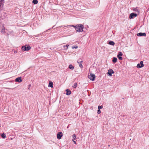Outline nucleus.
Listing matches in <instances>:
<instances>
[{
    "mask_svg": "<svg viewBox=\"0 0 149 149\" xmlns=\"http://www.w3.org/2000/svg\"><path fill=\"white\" fill-rule=\"evenodd\" d=\"M75 27V29L76 31L79 32H82L83 31V29L84 28V26L83 25L81 24H79L75 26H72Z\"/></svg>",
    "mask_w": 149,
    "mask_h": 149,
    "instance_id": "obj_1",
    "label": "nucleus"
},
{
    "mask_svg": "<svg viewBox=\"0 0 149 149\" xmlns=\"http://www.w3.org/2000/svg\"><path fill=\"white\" fill-rule=\"evenodd\" d=\"M31 47L29 45H25L23 46L21 49L24 51H28L31 49Z\"/></svg>",
    "mask_w": 149,
    "mask_h": 149,
    "instance_id": "obj_2",
    "label": "nucleus"
},
{
    "mask_svg": "<svg viewBox=\"0 0 149 149\" xmlns=\"http://www.w3.org/2000/svg\"><path fill=\"white\" fill-rule=\"evenodd\" d=\"M90 74H88V78L90 80L94 81L95 78V75L91 73H90Z\"/></svg>",
    "mask_w": 149,
    "mask_h": 149,
    "instance_id": "obj_3",
    "label": "nucleus"
},
{
    "mask_svg": "<svg viewBox=\"0 0 149 149\" xmlns=\"http://www.w3.org/2000/svg\"><path fill=\"white\" fill-rule=\"evenodd\" d=\"M137 15L134 13H132L130 14L129 16V18L130 19H132L134 18V17H136L137 16Z\"/></svg>",
    "mask_w": 149,
    "mask_h": 149,
    "instance_id": "obj_4",
    "label": "nucleus"
},
{
    "mask_svg": "<svg viewBox=\"0 0 149 149\" xmlns=\"http://www.w3.org/2000/svg\"><path fill=\"white\" fill-rule=\"evenodd\" d=\"M63 136V133L62 132H58L57 134V138L58 139H60Z\"/></svg>",
    "mask_w": 149,
    "mask_h": 149,
    "instance_id": "obj_5",
    "label": "nucleus"
},
{
    "mask_svg": "<svg viewBox=\"0 0 149 149\" xmlns=\"http://www.w3.org/2000/svg\"><path fill=\"white\" fill-rule=\"evenodd\" d=\"M144 66L143 64V61H141L140 63H139L136 66L137 67L141 68L143 67Z\"/></svg>",
    "mask_w": 149,
    "mask_h": 149,
    "instance_id": "obj_6",
    "label": "nucleus"
},
{
    "mask_svg": "<svg viewBox=\"0 0 149 149\" xmlns=\"http://www.w3.org/2000/svg\"><path fill=\"white\" fill-rule=\"evenodd\" d=\"M114 73V72L112 69H110L108 70V72L107 73V74H108L110 76H112V74Z\"/></svg>",
    "mask_w": 149,
    "mask_h": 149,
    "instance_id": "obj_7",
    "label": "nucleus"
},
{
    "mask_svg": "<svg viewBox=\"0 0 149 149\" xmlns=\"http://www.w3.org/2000/svg\"><path fill=\"white\" fill-rule=\"evenodd\" d=\"M137 36H146V34L145 33H139L137 34Z\"/></svg>",
    "mask_w": 149,
    "mask_h": 149,
    "instance_id": "obj_8",
    "label": "nucleus"
},
{
    "mask_svg": "<svg viewBox=\"0 0 149 149\" xmlns=\"http://www.w3.org/2000/svg\"><path fill=\"white\" fill-rule=\"evenodd\" d=\"M15 81L16 82L20 83L22 81V80L21 79V77L17 78L15 79Z\"/></svg>",
    "mask_w": 149,
    "mask_h": 149,
    "instance_id": "obj_9",
    "label": "nucleus"
},
{
    "mask_svg": "<svg viewBox=\"0 0 149 149\" xmlns=\"http://www.w3.org/2000/svg\"><path fill=\"white\" fill-rule=\"evenodd\" d=\"M83 62V61H80V59H79V60L77 61V62L79 64L80 67L82 68L83 67V66L82 65V64L81 63Z\"/></svg>",
    "mask_w": 149,
    "mask_h": 149,
    "instance_id": "obj_10",
    "label": "nucleus"
},
{
    "mask_svg": "<svg viewBox=\"0 0 149 149\" xmlns=\"http://www.w3.org/2000/svg\"><path fill=\"white\" fill-rule=\"evenodd\" d=\"M6 30H7L5 29L4 26H3L2 29L1 30V32L3 33H5L6 32Z\"/></svg>",
    "mask_w": 149,
    "mask_h": 149,
    "instance_id": "obj_11",
    "label": "nucleus"
},
{
    "mask_svg": "<svg viewBox=\"0 0 149 149\" xmlns=\"http://www.w3.org/2000/svg\"><path fill=\"white\" fill-rule=\"evenodd\" d=\"M69 46V45H67L63 46V49L64 50H67L68 49V47Z\"/></svg>",
    "mask_w": 149,
    "mask_h": 149,
    "instance_id": "obj_12",
    "label": "nucleus"
},
{
    "mask_svg": "<svg viewBox=\"0 0 149 149\" xmlns=\"http://www.w3.org/2000/svg\"><path fill=\"white\" fill-rule=\"evenodd\" d=\"M66 94L68 95H70L71 93V91L70 90H69L68 89L66 90Z\"/></svg>",
    "mask_w": 149,
    "mask_h": 149,
    "instance_id": "obj_13",
    "label": "nucleus"
},
{
    "mask_svg": "<svg viewBox=\"0 0 149 149\" xmlns=\"http://www.w3.org/2000/svg\"><path fill=\"white\" fill-rule=\"evenodd\" d=\"M108 44H109V45H114L115 44V43L113 41H109V42L108 43Z\"/></svg>",
    "mask_w": 149,
    "mask_h": 149,
    "instance_id": "obj_14",
    "label": "nucleus"
},
{
    "mask_svg": "<svg viewBox=\"0 0 149 149\" xmlns=\"http://www.w3.org/2000/svg\"><path fill=\"white\" fill-rule=\"evenodd\" d=\"M53 83L51 81H49V85L48 86L49 87H51V88H52L53 87Z\"/></svg>",
    "mask_w": 149,
    "mask_h": 149,
    "instance_id": "obj_15",
    "label": "nucleus"
},
{
    "mask_svg": "<svg viewBox=\"0 0 149 149\" xmlns=\"http://www.w3.org/2000/svg\"><path fill=\"white\" fill-rule=\"evenodd\" d=\"M117 59L116 57H113L112 60V61L113 63H115L117 62Z\"/></svg>",
    "mask_w": 149,
    "mask_h": 149,
    "instance_id": "obj_16",
    "label": "nucleus"
},
{
    "mask_svg": "<svg viewBox=\"0 0 149 149\" xmlns=\"http://www.w3.org/2000/svg\"><path fill=\"white\" fill-rule=\"evenodd\" d=\"M69 68L70 69L72 70L74 69V67L73 66H72V65H70L69 66Z\"/></svg>",
    "mask_w": 149,
    "mask_h": 149,
    "instance_id": "obj_17",
    "label": "nucleus"
},
{
    "mask_svg": "<svg viewBox=\"0 0 149 149\" xmlns=\"http://www.w3.org/2000/svg\"><path fill=\"white\" fill-rule=\"evenodd\" d=\"M32 2L34 4H36L38 3V1L37 0H33Z\"/></svg>",
    "mask_w": 149,
    "mask_h": 149,
    "instance_id": "obj_18",
    "label": "nucleus"
},
{
    "mask_svg": "<svg viewBox=\"0 0 149 149\" xmlns=\"http://www.w3.org/2000/svg\"><path fill=\"white\" fill-rule=\"evenodd\" d=\"M1 136L2 137L3 139L5 138L6 137V135L4 133L2 134L1 135Z\"/></svg>",
    "mask_w": 149,
    "mask_h": 149,
    "instance_id": "obj_19",
    "label": "nucleus"
},
{
    "mask_svg": "<svg viewBox=\"0 0 149 149\" xmlns=\"http://www.w3.org/2000/svg\"><path fill=\"white\" fill-rule=\"evenodd\" d=\"M77 83H75L74 84L73 86L72 87L74 88H76V87H77Z\"/></svg>",
    "mask_w": 149,
    "mask_h": 149,
    "instance_id": "obj_20",
    "label": "nucleus"
},
{
    "mask_svg": "<svg viewBox=\"0 0 149 149\" xmlns=\"http://www.w3.org/2000/svg\"><path fill=\"white\" fill-rule=\"evenodd\" d=\"M123 53L121 52H119L117 56H121L123 55Z\"/></svg>",
    "mask_w": 149,
    "mask_h": 149,
    "instance_id": "obj_21",
    "label": "nucleus"
},
{
    "mask_svg": "<svg viewBox=\"0 0 149 149\" xmlns=\"http://www.w3.org/2000/svg\"><path fill=\"white\" fill-rule=\"evenodd\" d=\"M117 57L119 59V60H122L123 59V58L121 56H117Z\"/></svg>",
    "mask_w": 149,
    "mask_h": 149,
    "instance_id": "obj_22",
    "label": "nucleus"
},
{
    "mask_svg": "<svg viewBox=\"0 0 149 149\" xmlns=\"http://www.w3.org/2000/svg\"><path fill=\"white\" fill-rule=\"evenodd\" d=\"M4 0H1L0 1V3L1 5L3 4Z\"/></svg>",
    "mask_w": 149,
    "mask_h": 149,
    "instance_id": "obj_23",
    "label": "nucleus"
},
{
    "mask_svg": "<svg viewBox=\"0 0 149 149\" xmlns=\"http://www.w3.org/2000/svg\"><path fill=\"white\" fill-rule=\"evenodd\" d=\"M134 10L136 11H137L138 13H139V10H138L137 9V8H135L134 9Z\"/></svg>",
    "mask_w": 149,
    "mask_h": 149,
    "instance_id": "obj_24",
    "label": "nucleus"
},
{
    "mask_svg": "<svg viewBox=\"0 0 149 149\" xmlns=\"http://www.w3.org/2000/svg\"><path fill=\"white\" fill-rule=\"evenodd\" d=\"M103 108L102 106H98V108L99 109H102Z\"/></svg>",
    "mask_w": 149,
    "mask_h": 149,
    "instance_id": "obj_25",
    "label": "nucleus"
},
{
    "mask_svg": "<svg viewBox=\"0 0 149 149\" xmlns=\"http://www.w3.org/2000/svg\"><path fill=\"white\" fill-rule=\"evenodd\" d=\"M73 136L74 140H75L76 138V135L75 134H73Z\"/></svg>",
    "mask_w": 149,
    "mask_h": 149,
    "instance_id": "obj_26",
    "label": "nucleus"
},
{
    "mask_svg": "<svg viewBox=\"0 0 149 149\" xmlns=\"http://www.w3.org/2000/svg\"><path fill=\"white\" fill-rule=\"evenodd\" d=\"M101 113V111H100V109H98V110H97V113H98V114H100V113Z\"/></svg>",
    "mask_w": 149,
    "mask_h": 149,
    "instance_id": "obj_27",
    "label": "nucleus"
},
{
    "mask_svg": "<svg viewBox=\"0 0 149 149\" xmlns=\"http://www.w3.org/2000/svg\"><path fill=\"white\" fill-rule=\"evenodd\" d=\"M78 47L77 46H76L75 47H72V48H75V49L77 48Z\"/></svg>",
    "mask_w": 149,
    "mask_h": 149,
    "instance_id": "obj_28",
    "label": "nucleus"
},
{
    "mask_svg": "<svg viewBox=\"0 0 149 149\" xmlns=\"http://www.w3.org/2000/svg\"><path fill=\"white\" fill-rule=\"evenodd\" d=\"M17 52V51H15L14 52V53H16Z\"/></svg>",
    "mask_w": 149,
    "mask_h": 149,
    "instance_id": "obj_29",
    "label": "nucleus"
},
{
    "mask_svg": "<svg viewBox=\"0 0 149 149\" xmlns=\"http://www.w3.org/2000/svg\"><path fill=\"white\" fill-rule=\"evenodd\" d=\"M73 141H74V143H75H75H76V141H74L73 140Z\"/></svg>",
    "mask_w": 149,
    "mask_h": 149,
    "instance_id": "obj_30",
    "label": "nucleus"
},
{
    "mask_svg": "<svg viewBox=\"0 0 149 149\" xmlns=\"http://www.w3.org/2000/svg\"><path fill=\"white\" fill-rule=\"evenodd\" d=\"M30 86H31V85H29V86L30 87Z\"/></svg>",
    "mask_w": 149,
    "mask_h": 149,
    "instance_id": "obj_31",
    "label": "nucleus"
},
{
    "mask_svg": "<svg viewBox=\"0 0 149 149\" xmlns=\"http://www.w3.org/2000/svg\"><path fill=\"white\" fill-rule=\"evenodd\" d=\"M8 89H10V88H8Z\"/></svg>",
    "mask_w": 149,
    "mask_h": 149,
    "instance_id": "obj_32",
    "label": "nucleus"
}]
</instances>
